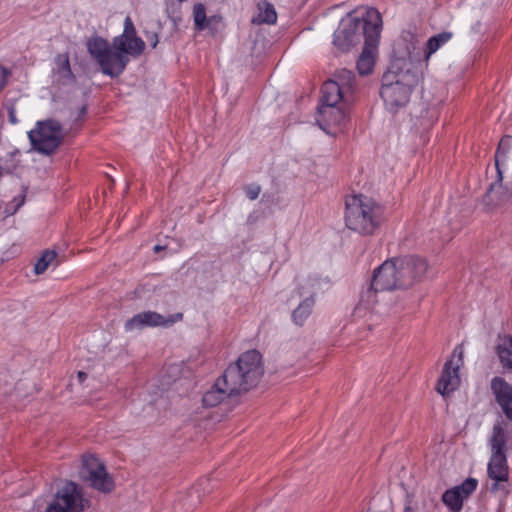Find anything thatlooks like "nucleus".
Wrapping results in <instances>:
<instances>
[{
  "label": "nucleus",
  "mask_w": 512,
  "mask_h": 512,
  "mask_svg": "<svg viewBox=\"0 0 512 512\" xmlns=\"http://www.w3.org/2000/svg\"><path fill=\"white\" fill-rule=\"evenodd\" d=\"M428 269L427 260L417 255L386 260L373 271L369 287L361 293L360 304L370 309L377 302V292L412 288L426 278Z\"/></svg>",
  "instance_id": "1"
},
{
  "label": "nucleus",
  "mask_w": 512,
  "mask_h": 512,
  "mask_svg": "<svg viewBox=\"0 0 512 512\" xmlns=\"http://www.w3.org/2000/svg\"><path fill=\"white\" fill-rule=\"evenodd\" d=\"M112 51L106 39L93 37L87 41V49L90 55L97 61L103 74L112 78L118 77L126 68L129 58L140 56L145 49V42L136 35V29L132 19L127 16L124 21V31L113 39Z\"/></svg>",
  "instance_id": "2"
},
{
  "label": "nucleus",
  "mask_w": 512,
  "mask_h": 512,
  "mask_svg": "<svg viewBox=\"0 0 512 512\" xmlns=\"http://www.w3.org/2000/svg\"><path fill=\"white\" fill-rule=\"evenodd\" d=\"M382 29V17L375 8H367L365 16L343 20L334 32V45L342 52L349 51L364 38L365 44L377 46Z\"/></svg>",
  "instance_id": "3"
},
{
  "label": "nucleus",
  "mask_w": 512,
  "mask_h": 512,
  "mask_svg": "<svg viewBox=\"0 0 512 512\" xmlns=\"http://www.w3.org/2000/svg\"><path fill=\"white\" fill-rule=\"evenodd\" d=\"M264 375L262 355L257 350L242 353L235 363L223 372L221 383L229 387L235 396L255 388Z\"/></svg>",
  "instance_id": "4"
},
{
  "label": "nucleus",
  "mask_w": 512,
  "mask_h": 512,
  "mask_svg": "<svg viewBox=\"0 0 512 512\" xmlns=\"http://www.w3.org/2000/svg\"><path fill=\"white\" fill-rule=\"evenodd\" d=\"M384 221V208L374 199L363 194L346 199V227L360 235L376 233Z\"/></svg>",
  "instance_id": "5"
},
{
  "label": "nucleus",
  "mask_w": 512,
  "mask_h": 512,
  "mask_svg": "<svg viewBox=\"0 0 512 512\" xmlns=\"http://www.w3.org/2000/svg\"><path fill=\"white\" fill-rule=\"evenodd\" d=\"M417 83L415 72L404 70L399 62H395L382 76L380 96L389 110L396 111L409 102L412 89Z\"/></svg>",
  "instance_id": "6"
},
{
  "label": "nucleus",
  "mask_w": 512,
  "mask_h": 512,
  "mask_svg": "<svg viewBox=\"0 0 512 512\" xmlns=\"http://www.w3.org/2000/svg\"><path fill=\"white\" fill-rule=\"evenodd\" d=\"M494 159L497 177L490 184L485 196L489 203L502 205L512 202V136L502 137Z\"/></svg>",
  "instance_id": "7"
},
{
  "label": "nucleus",
  "mask_w": 512,
  "mask_h": 512,
  "mask_svg": "<svg viewBox=\"0 0 512 512\" xmlns=\"http://www.w3.org/2000/svg\"><path fill=\"white\" fill-rule=\"evenodd\" d=\"M32 148L45 155L53 154L62 144L65 134L60 122L54 119L38 121L28 133Z\"/></svg>",
  "instance_id": "8"
},
{
  "label": "nucleus",
  "mask_w": 512,
  "mask_h": 512,
  "mask_svg": "<svg viewBox=\"0 0 512 512\" xmlns=\"http://www.w3.org/2000/svg\"><path fill=\"white\" fill-rule=\"evenodd\" d=\"M88 507L89 501L83 497L82 488L73 481H66L45 512H83Z\"/></svg>",
  "instance_id": "9"
},
{
  "label": "nucleus",
  "mask_w": 512,
  "mask_h": 512,
  "mask_svg": "<svg viewBox=\"0 0 512 512\" xmlns=\"http://www.w3.org/2000/svg\"><path fill=\"white\" fill-rule=\"evenodd\" d=\"M80 478L100 492L109 493L114 488V481L107 473L105 465L94 455H84L79 471Z\"/></svg>",
  "instance_id": "10"
},
{
  "label": "nucleus",
  "mask_w": 512,
  "mask_h": 512,
  "mask_svg": "<svg viewBox=\"0 0 512 512\" xmlns=\"http://www.w3.org/2000/svg\"><path fill=\"white\" fill-rule=\"evenodd\" d=\"M183 313L177 312L164 316L155 311H145L136 314L125 323L126 331L141 330L145 327H172L175 323L183 320Z\"/></svg>",
  "instance_id": "11"
},
{
  "label": "nucleus",
  "mask_w": 512,
  "mask_h": 512,
  "mask_svg": "<svg viewBox=\"0 0 512 512\" xmlns=\"http://www.w3.org/2000/svg\"><path fill=\"white\" fill-rule=\"evenodd\" d=\"M458 356L455 363L453 359L448 360L443 367L441 376L437 382L436 390L442 396L449 395L455 391L460 384L459 368L463 363V351L461 347H456L453 356Z\"/></svg>",
  "instance_id": "12"
},
{
  "label": "nucleus",
  "mask_w": 512,
  "mask_h": 512,
  "mask_svg": "<svg viewBox=\"0 0 512 512\" xmlns=\"http://www.w3.org/2000/svg\"><path fill=\"white\" fill-rule=\"evenodd\" d=\"M477 486V479L467 478L462 484L446 490L442 495V501L452 512H460L464 500L469 498Z\"/></svg>",
  "instance_id": "13"
},
{
  "label": "nucleus",
  "mask_w": 512,
  "mask_h": 512,
  "mask_svg": "<svg viewBox=\"0 0 512 512\" xmlns=\"http://www.w3.org/2000/svg\"><path fill=\"white\" fill-rule=\"evenodd\" d=\"M487 475L493 481L490 491L504 490L509 481V467L506 455H491L487 466Z\"/></svg>",
  "instance_id": "14"
},
{
  "label": "nucleus",
  "mask_w": 512,
  "mask_h": 512,
  "mask_svg": "<svg viewBox=\"0 0 512 512\" xmlns=\"http://www.w3.org/2000/svg\"><path fill=\"white\" fill-rule=\"evenodd\" d=\"M491 391L504 415L512 421V385L504 378L495 376L491 380Z\"/></svg>",
  "instance_id": "15"
},
{
  "label": "nucleus",
  "mask_w": 512,
  "mask_h": 512,
  "mask_svg": "<svg viewBox=\"0 0 512 512\" xmlns=\"http://www.w3.org/2000/svg\"><path fill=\"white\" fill-rule=\"evenodd\" d=\"M346 120V110L338 104L320 105L318 108L317 122L324 131L332 126H342Z\"/></svg>",
  "instance_id": "16"
},
{
  "label": "nucleus",
  "mask_w": 512,
  "mask_h": 512,
  "mask_svg": "<svg viewBox=\"0 0 512 512\" xmlns=\"http://www.w3.org/2000/svg\"><path fill=\"white\" fill-rule=\"evenodd\" d=\"M235 396L229 391V387L221 383V377L217 378L214 385L202 397V403L205 407H215L225 399Z\"/></svg>",
  "instance_id": "17"
},
{
  "label": "nucleus",
  "mask_w": 512,
  "mask_h": 512,
  "mask_svg": "<svg viewBox=\"0 0 512 512\" xmlns=\"http://www.w3.org/2000/svg\"><path fill=\"white\" fill-rule=\"evenodd\" d=\"M347 96L345 88L339 86L337 81L328 80L321 88V105L339 104L341 100H346Z\"/></svg>",
  "instance_id": "18"
},
{
  "label": "nucleus",
  "mask_w": 512,
  "mask_h": 512,
  "mask_svg": "<svg viewBox=\"0 0 512 512\" xmlns=\"http://www.w3.org/2000/svg\"><path fill=\"white\" fill-rule=\"evenodd\" d=\"M495 352L501 366L505 369L512 370V335L499 334Z\"/></svg>",
  "instance_id": "19"
},
{
  "label": "nucleus",
  "mask_w": 512,
  "mask_h": 512,
  "mask_svg": "<svg viewBox=\"0 0 512 512\" xmlns=\"http://www.w3.org/2000/svg\"><path fill=\"white\" fill-rule=\"evenodd\" d=\"M507 434L503 420L497 421L492 429L489 440L491 455H506Z\"/></svg>",
  "instance_id": "20"
},
{
  "label": "nucleus",
  "mask_w": 512,
  "mask_h": 512,
  "mask_svg": "<svg viewBox=\"0 0 512 512\" xmlns=\"http://www.w3.org/2000/svg\"><path fill=\"white\" fill-rule=\"evenodd\" d=\"M55 65L56 68L54 72L58 76L60 83L67 84L75 82V76L71 70L68 53L58 54L55 57Z\"/></svg>",
  "instance_id": "21"
},
{
  "label": "nucleus",
  "mask_w": 512,
  "mask_h": 512,
  "mask_svg": "<svg viewBox=\"0 0 512 512\" xmlns=\"http://www.w3.org/2000/svg\"><path fill=\"white\" fill-rule=\"evenodd\" d=\"M258 15L252 19L254 24H275L277 13L274 6L267 0H261L257 4Z\"/></svg>",
  "instance_id": "22"
},
{
  "label": "nucleus",
  "mask_w": 512,
  "mask_h": 512,
  "mask_svg": "<svg viewBox=\"0 0 512 512\" xmlns=\"http://www.w3.org/2000/svg\"><path fill=\"white\" fill-rule=\"evenodd\" d=\"M376 47L377 46L365 44L356 64L357 70L361 75H368L372 72Z\"/></svg>",
  "instance_id": "23"
},
{
  "label": "nucleus",
  "mask_w": 512,
  "mask_h": 512,
  "mask_svg": "<svg viewBox=\"0 0 512 512\" xmlns=\"http://www.w3.org/2000/svg\"><path fill=\"white\" fill-rule=\"evenodd\" d=\"M314 304L315 300L313 297H307L304 299L292 313V319L294 323L302 326L306 319L310 316Z\"/></svg>",
  "instance_id": "24"
},
{
  "label": "nucleus",
  "mask_w": 512,
  "mask_h": 512,
  "mask_svg": "<svg viewBox=\"0 0 512 512\" xmlns=\"http://www.w3.org/2000/svg\"><path fill=\"white\" fill-rule=\"evenodd\" d=\"M452 37L450 32H442L428 39L425 49V59L428 60L430 56L435 53L442 45L447 43Z\"/></svg>",
  "instance_id": "25"
},
{
  "label": "nucleus",
  "mask_w": 512,
  "mask_h": 512,
  "mask_svg": "<svg viewBox=\"0 0 512 512\" xmlns=\"http://www.w3.org/2000/svg\"><path fill=\"white\" fill-rule=\"evenodd\" d=\"M338 85L345 88V93L347 95L351 94L354 87L355 75L352 71L342 69L336 75V80Z\"/></svg>",
  "instance_id": "26"
},
{
  "label": "nucleus",
  "mask_w": 512,
  "mask_h": 512,
  "mask_svg": "<svg viewBox=\"0 0 512 512\" xmlns=\"http://www.w3.org/2000/svg\"><path fill=\"white\" fill-rule=\"evenodd\" d=\"M56 257L57 253L54 250H45L34 266L35 274H43Z\"/></svg>",
  "instance_id": "27"
},
{
  "label": "nucleus",
  "mask_w": 512,
  "mask_h": 512,
  "mask_svg": "<svg viewBox=\"0 0 512 512\" xmlns=\"http://www.w3.org/2000/svg\"><path fill=\"white\" fill-rule=\"evenodd\" d=\"M194 22L198 30H204L207 27L206 9L201 3L194 6Z\"/></svg>",
  "instance_id": "28"
},
{
  "label": "nucleus",
  "mask_w": 512,
  "mask_h": 512,
  "mask_svg": "<svg viewBox=\"0 0 512 512\" xmlns=\"http://www.w3.org/2000/svg\"><path fill=\"white\" fill-rule=\"evenodd\" d=\"M261 192L259 185H250L246 187V195L250 200H255Z\"/></svg>",
  "instance_id": "29"
},
{
  "label": "nucleus",
  "mask_w": 512,
  "mask_h": 512,
  "mask_svg": "<svg viewBox=\"0 0 512 512\" xmlns=\"http://www.w3.org/2000/svg\"><path fill=\"white\" fill-rule=\"evenodd\" d=\"M25 197H26V189H24L23 192L19 196L15 197L13 199V201L11 202V204L14 205L12 213H15L24 204Z\"/></svg>",
  "instance_id": "30"
},
{
  "label": "nucleus",
  "mask_w": 512,
  "mask_h": 512,
  "mask_svg": "<svg viewBox=\"0 0 512 512\" xmlns=\"http://www.w3.org/2000/svg\"><path fill=\"white\" fill-rule=\"evenodd\" d=\"M10 76V71L5 67L0 66V92L5 88L8 78Z\"/></svg>",
  "instance_id": "31"
},
{
  "label": "nucleus",
  "mask_w": 512,
  "mask_h": 512,
  "mask_svg": "<svg viewBox=\"0 0 512 512\" xmlns=\"http://www.w3.org/2000/svg\"><path fill=\"white\" fill-rule=\"evenodd\" d=\"M8 116L9 121L13 124L17 123L16 115H15V109L13 107L8 109Z\"/></svg>",
  "instance_id": "32"
},
{
  "label": "nucleus",
  "mask_w": 512,
  "mask_h": 512,
  "mask_svg": "<svg viewBox=\"0 0 512 512\" xmlns=\"http://www.w3.org/2000/svg\"><path fill=\"white\" fill-rule=\"evenodd\" d=\"M148 40L151 42V46L155 48L158 44V36L157 34L153 33L150 37H148Z\"/></svg>",
  "instance_id": "33"
},
{
  "label": "nucleus",
  "mask_w": 512,
  "mask_h": 512,
  "mask_svg": "<svg viewBox=\"0 0 512 512\" xmlns=\"http://www.w3.org/2000/svg\"><path fill=\"white\" fill-rule=\"evenodd\" d=\"M80 383H83L87 379V373L79 371L77 374Z\"/></svg>",
  "instance_id": "34"
},
{
  "label": "nucleus",
  "mask_w": 512,
  "mask_h": 512,
  "mask_svg": "<svg viewBox=\"0 0 512 512\" xmlns=\"http://www.w3.org/2000/svg\"><path fill=\"white\" fill-rule=\"evenodd\" d=\"M87 108L86 106H82L80 109V117L84 116L86 114Z\"/></svg>",
  "instance_id": "35"
},
{
  "label": "nucleus",
  "mask_w": 512,
  "mask_h": 512,
  "mask_svg": "<svg viewBox=\"0 0 512 512\" xmlns=\"http://www.w3.org/2000/svg\"><path fill=\"white\" fill-rule=\"evenodd\" d=\"M403 512H414L410 505H406Z\"/></svg>",
  "instance_id": "36"
},
{
  "label": "nucleus",
  "mask_w": 512,
  "mask_h": 512,
  "mask_svg": "<svg viewBox=\"0 0 512 512\" xmlns=\"http://www.w3.org/2000/svg\"><path fill=\"white\" fill-rule=\"evenodd\" d=\"M163 249H164V247H163V246H160V245H156V246L154 247V251H155V252H158V251L163 250Z\"/></svg>",
  "instance_id": "37"
}]
</instances>
